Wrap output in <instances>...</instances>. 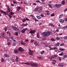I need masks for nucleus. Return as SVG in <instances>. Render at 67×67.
Returning a JSON list of instances; mask_svg holds the SVG:
<instances>
[{
	"label": "nucleus",
	"instance_id": "nucleus-1",
	"mask_svg": "<svg viewBox=\"0 0 67 67\" xmlns=\"http://www.w3.org/2000/svg\"><path fill=\"white\" fill-rule=\"evenodd\" d=\"M41 35L43 37H46V36H48L51 35V33L49 32L48 31L47 32H44Z\"/></svg>",
	"mask_w": 67,
	"mask_h": 67
},
{
	"label": "nucleus",
	"instance_id": "nucleus-2",
	"mask_svg": "<svg viewBox=\"0 0 67 67\" xmlns=\"http://www.w3.org/2000/svg\"><path fill=\"white\" fill-rule=\"evenodd\" d=\"M12 28L13 29V30H14L15 31H19V29H18L17 27H16L15 26H14L12 25Z\"/></svg>",
	"mask_w": 67,
	"mask_h": 67
},
{
	"label": "nucleus",
	"instance_id": "nucleus-3",
	"mask_svg": "<svg viewBox=\"0 0 67 67\" xmlns=\"http://www.w3.org/2000/svg\"><path fill=\"white\" fill-rule=\"evenodd\" d=\"M30 63L31 66H33V67H37L38 66V65H37V64L31 63Z\"/></svg>",
	"mask_w": 67,
	"mask_h": 67
},
{
	"label": "nucleus",
	"instance_id": "nucleus-4",
	"mask_svg": "<svg viewBox=\"0 0 67 67\" xmlns=\"http://www.w3.org/2000/svg\"><path fill=\"white\" fill-rule=\"evenodd\" d=\"M27 30H28L27 28H24L21 31V32L22 33H24L26 31H27Z\"/></svg>",
	"mask_w": 67,
	"mask_h": 67
},
{
	"label": "nucleus",
	"instance_id": "nucleus-5",
	"mask_svg": "<svg viewBox=\"0 0 67 67\" xmlns=\"http://www.w3.org/2000/svg\"><path fill=\"white\" fill-rule=\"evenodd\" d=\"M18 49L19 51L21 52H23L24 51V50L23 49H22V47H20Z\"/></svg>",
	"mask_w": 67,
	"mask_h": 67
},
{
	"label": "nucleus",
	"instance_id": "nucleus-6",
	"mask_svg": "<svg viewBox=\"0 0 67 67\" xmlns=\"http://www.w3.org/2000/svg\"><path fill=\"white\" fill-rule=\"evenodd\" d=\"M57 57V55H54L51 57L50 58L51 60H53V59H52V58H56Z\"/></svg>",
	"mask_w": 67,
	"mask_h": 67
},
{
	"label": "nucleus",
	"instance_id": "nucleus-7",
	"mask_svg": "<svg viewBox=\"0 0 67 67\" xmlns=\"http://www.w3.org/2000/svg\"><path fill=\"white\" fill-rule=\"evenodd\" d=\"M29 54L30 55H33V52L31 51V50L30 49H29Z\"/></svg>",
	"mask_w": 67,
	"mask_h": 67
},
{
	"label": "nucleus",
	"instance_id": "nucleus-8",
	"mask_svg": "<svg viewBox=\"0 0 67 67\" xmlns=\"http://www.w3.org/2000/svg\"><path fill=\"white\" fill-rule=\"evenodd\" d=\"M38 9H39L37 7L36 8H35V9H34L33 10V11H34V12H35V11H38V12H40L41 11L39 10H38Z\"/></svg>",
	"mask_w": 67,
	"mask_h": 67
},
{
	"label": "nucleus",
	"instance_id": "nucleus-9",
	"mask_svg": "<svg viewBox=\"0 0 67 67\" xmlns=\"http://www.w3.org/2000/svg\"><path fill=\"white\" fill-rule=\"evenodd\" d=\"M36 31L35 30H31V31L30 32H29L30 33V34H34L35 33V31Z\"/></svg>",
	"mask_w": 67,
	"mask_h": 67
},
{
	"label": "nucleus",
	"instance_id": "nucleus-10",
	"mask_svg": "<svg viewBox=\"0 0 67 67\" xmlns=\"http://www.w3.org/2000/svg\"><path fill=\"white\" fill-rule=\"evenodd\" d=\"M59 22L60 23H64V20L62 19H59Z\"/></svg>",
	"mask_w": 67,
	"mask_h": 67
},
{
	"label": "nucleus",
	"instance_id": "nucleus-11",
	"mask_svg": "<svg viewBox=\"0 0 67 67\" xmlns=\"http://www.w3.org/2000/svg\"><path fill=\"white\" fill-rule=\"evenodd\" d=\"M17 11H19L20 10V9H21V7L20 6H17Z\"/></svg>",
	"mask_w": 67,
	"mask_h": 67
},
{
	"label": "nucleus",
	"instance_id": "nucleus-12",
	"mask_svg": "<svg viewBox=\"0 0 67 67\" xmlns=\"http://www.w3.org/2000/svg\"><path fill=\"white\" fill-rule=\"evenodd\" d=\"M0 11L1 12V13H4V14L5 15H7V13L3 12V11L2 10H0Z\"/></svg>",
	"mask_w": 67,
	"mask_h": 67
},
{
	"label": "nucleus",
	"instance_id": "nucleus-13",
	"mask_svg": "<svg viewBox=\"0 0 67 67\" xmlns=\"http://www.w3.org/2000/svg\"><path fill=\"white\" fill-rule=\"evenodd\" d=\"M7 11L8 12H10V9L9 6L7 5Z\"/></svg>",
	"mask_w": 67,
	"mask_h": 67
},
{
	"label": "nucleus",
	"instance_id": "nucleus-14",
	"mask_svg": "<svg viewBox=\"0 0 67 67\" xmlns=\"http://www.w3.org/2000/svg\"><path fill=\"white\" fill-rule=\"evenodd\" d=\"M59 44H60L59 43V42H57V43H56L55 45V46H56V47H57V46L58 47V46H59Z\"/></svg>",
	"mask_w": 67,
	"mask_h": 67
},
{
	"label": "nucleus",
	"instance_id": "nucleus-15",
	"mask_svg": "<svg viewBox=\"0 0 67 67\" xmlns=\"http://www.w3.org/2000/svg\"><path fill=\"white\" fill-rule=\"evenodd\" d=\"M61 6H62V5L61 4H57V8H59Z\"/></svg>",
	"mask_w": 67,
	"mask_h": 67
},
{
	"label": "nucleus",
	"instance_id": "nucleus-16",
	"mask_svg": "<svg viewBox=\"0 0 67 67\" xmlns=\"http://www.w3.org/2000/svg\"><path fill=\"white\" fill-rule=\"evenodd\" d=\"M18 52L19 51H18V49H16L14 51V53H15V54H17V53H18Z\"/></svg>",
	"mask_w": 67,
	"mask_h": 67
},
{
	"label": "nucleus",
	"instance_id": "nucleus-17",
	"mask_svg": "<svg viewBox=\"0 0 67 67\" xmlns=\"http://www.w3.org/2000/svg\"><path fill=\"white\" fill-rule=\"evenodd\" d=\"M58 65L59 66H60L61 67H64V65H63V64H62L61 63H59L58 64Z\"/></svg>",
	"mask_w": 67,
	"mask_h": 67
},
{
	"label": "nucleus",
	"instance_id": "nucleus-18",
	"mask_svg": "<svg viewBox=\"0 0 67 67\" xmlns=\"http://www.w3.org/2000/svg\"><path fill=\"white\" fill-rule=\"evenodd\" d=\"M4 56L5 57H8V58H9V57H10L9 55H8L7 54H4Z\"/></svg>",
	"mask_w": 67,
	"mask_h": 67
},
{
	"label": "nucleus",
	"instance_id": "nucleus-19",
	"mask_svg": "<svg viewBox=\"0 0 67 67\" xmlns=\"http://www.w3.org/2000/svg\"><path fill=\"white\" fill-rule=\"evenodd\" d=\"M48 25L49 26H53V27H55V26L53 25V24L52 23H50L48 24Z\"/></svg>",
	"mask_w": 67,
	"mask_h": 67
},
{
	"label": "nucleus",
	"instance_id": "nucleus-20",
	"mask_svg": "<svg viewBox=\"0 0 67 67\" xmlns=\"http://www.w3.org/2000/svg\"><path fill=\"white\" fill-rule=\"evenodd\" d=\"M1 36H2V37H3V36H5V33L4 32H3L2 34H1Z\"/></svg>",
	"mask_w": 67,
	"mask_h": 67
},
{
	"label": "nucleus",
	"instance_id": "nucleus-21",
	"mask_svg": "<svg viewBox=\"0 0 67 67\" xmlns=\"http://www.w3.org/2000/svg\"><path fill=\"white\" fill-rule=\"evenodd\" d=\"M22 64H25V65H30V63H22Z\"/></svg>",
	"mask_w": 67,
	"mask_h": 67
},
{
	"label": "nucleus",
	"instance_id": "nucleus-22",
	"mask_svg": "<svg viewBox=\"0 0 67 67\" xmlns=\"http://www.w3.org/2000/svg\"><path fill=\"white\" fill-rule=\"evenodd\" d=\"M51 41H52V42H54V41H56V40L54 39L52 37L51 39Z\"/></svg>",
	"mask_w": 67,
	"mask_h": 67
},
{
	"label": "nucleus",
	"instance_id": "nucleus-23",
	"mask_svg": "<svg viewBox=\"0 0 67 67\" xmlns=\"http://www.w3.org/2000/svg\"><path fill=\"white\" fill-rule=\"evenodd\" d=\"M34 44L35 45H36L37 46H39V45L38 44V43L37 42H34Z\"/></svg>",
	"mask_w": 67,
	"mask_h": 67
},
{
	"label": "nucleus",
	"instance_id": "nucleus-24",
	"mask_svg": "<svg viewBox=\"0 0 67 67\" xmlns=\"http://www.w3.org/2000/svg\"><path fill=\"white\" fill-rule=\"evenodd\" d=\"M36 17L38 19H41V17L39 16H37Z\"/></svg>",
	"mask_w": 67,
	"mask_h": 67
},
{
	"label": "nucleus",
	"instance_id": "nucleus-25",
	"mask_svg": "<svg viewBox=\"0 0 67 67\" xmlns=\"http://www.w3.org/2000/svg\"><path fill=\"white\" fill-rule=\"evenodd\" d=\"M23 26H27V25H28V24L27 23H26V24L23 23L22 24Z\"/></svg>",
	"mask_w": 67,
	"mask_h": 67
},
{
	"label": "nucleus",
	"instance_id": "nucleus-26",
	"mask_svg": "<svg viewBox=\"0 0 67 67\" xmlns=\"http://www.w3.org/2000/svg\"><path fill=\"white\" fill-rule=\"evenodd\" d=\"M63 15H64V14H62L61 15H59V18L60 19V18H61L62 17Z\"/></svg>",
	"mask_w": 67,
	"mask_h": 67
},
{
	"label": "nucleus",
	"instance_id": "nucleus-27",
	"mask_svg": "<svg viewBox=\"0 0 67 67\" xmlns=\"http://www.w3.org/2000/svg\"><path fill=\"white\" fill-rule=\"evenodd\" d=\"M45 52V51H42L41 52V55H43L44 53Z\"/></svg>",
	"mask_w": 67,
	"mask_h": 67
},
{
	"label": "nucleus",
	"instance_id": "nucleus-28",
	"mask_svg": "<svg viewBox=\"0 0 67 67\" xmlns=\"http://www.w3.org/2000/svg\"><path fill=\"white\" fill-rule=\"evenodd\" d=\"M48 5L49 7V8H53V7H52V5L51 4H48Z\"/></svg>",
	"mask_w": 67,
	"mask_h": 67
},
{
	"label": "nucleus",
	"instance_id": "nucleus-29",
	"mask_svg": "<svg viewBox=\"0 0 67 67\" xmlns=\"http://www.w3.org/2000/svg\"><path fill=\"white\" fill-rule=\"evenodd\" d=\"M14 34V35H15L18 36V33L17 32H15Z\"/></svg>",
	"mask_w": 67,
	"mask_h": 67
},
{
	"label": "nucleus",
	"instance_id": "nucleus-30",
	"mask_svg": "<svg viewBox=\"0 0 67 67\" xmlns=\"http://www.w3.org/2000/svg\"><path fill=\"white\" fill-rule=\"evenodd\" d=\"M65 3V1H63L62 2V3L61 4H63H63H64Z\"/></svg>",
	"mask_w": 67,
	"mask_h": 67
},
{
	"label": "nucleus",
	"instance_id": "nucleus-31",
	"mask_svg": "<svg viewBox=\"0 0 67 67\" xmlns=\"http://www.w3.org/2000/svg\"><path fill=\"white\" fill-rule=\"evenodd\" d=\"M37 38H40V35H39V33H37Z\"/></svg>",
	"mask_w": 67,
	"mask_h": 67
},
{
	"label": "nucleus",
	"instance_id": "nucleus-32",
	"mask_svg": "<svg viewBox=\"0 0 67 67\" xmlns=\"http://www.w3.org/2000/svg\"><path fill=\"white\" fill-rule=\"evenodd\" d=\"M59 49L60 51H64L65 50V49L60 48Z\"/></svg>",
	"mask_w": 67,
	"mask_h": 67
},
{
	"label": "nucleus",
	"instance_id": "nucleus-33",
	"mask_svg": "<svg viewBox=\"0 0 67 67\" xmlns=\"http://www.w3.org/2000/svg\"><path fill=\"white\" fill-rule=\"evenodd\" d=\"M64 58L63 59H65V58H66L67 57V55H65L63 56Z\"/></svg>",
	"mask_w": 67,
	"mask_h": 67
},
{
	"label": "nucleus",
	"instance_id": "nucleus-34",
	"mask_svg": "<svg viewBox=\"0 0 67 67\" xmlns=\"http://www.w3.org/2000/svg\"><path fill=\"white\" fill-rule=\"evenodd\" d=\"M64 54V53L63 52H62L61 53L59 54V56H63V54Z\"/></svg>",
	"mask_w": 67,
	"mask_h": 67
},
{
	"label": "nucleus",
	"instance_id": "nucleus-35",
	"mask_svg": "<svg viewBox=\"0 0 67 67\" xmlns=\"http://www.w3.org/2000/svg\"><path fill=\"white\" fill-rule=\"evenodd\" d=\"M4 62V59H3V58H2L1 62Z\"/></svg>",
	"mask_w": 67,
	"mask_h": 67
},
{
	"label": "nucleus",
	"instance_id": "nucleus-36",
	"mask_svg": "<svg viewBox=\"0 0 67 67\" xmlns=\"http://www.w3.org/2000/svg\"><path fill=\"white\" fill-rule=\"evenodd\" d=\"M11 61L13 62H15V60H14V59L12 58L11 59Z\"/></svg>",
	"mask_w": 67,
	"mask_h": 67
},
{
	"label": "nucleus",
	"instance_id": "nucleus-37",
	"mask_svg": "<svg viewBox=\"0 0 67 67\" xmlns=\"http://www.w3.org/2000/svg\"><path fill=\"white\" fill-rule=\"evenodd\" d=\"M22 21L23 22H26V20L25 19H23L22 20Z\"/></svg>",
	"mask_w": 67,
	"mask_h": 67
},
{
	"label": "nucleus",
	"instance_id": "nucleus-38",
	"mask_svg": "<svg viewBox=\"0 0 67 67\" xmlns=\"http://www.w3.org/2000/svg\"><path fill=\"white\" fill-rule=\"evenodd\" d=\"M7 34H8V35H11V33H10V32H9L8 31L7 32Z\"/></svg>",
	"mask_w": 67,
	"mask_h": 67
},
{
	"label": "nucleus",
	"instance_id": "nucleus-39",
	"mask_svg": "<svg viewBox=\"0 0 67 67\" xmlns=\"http://www.w3.org/2000/svg\"><path fill=\"white\" fill-rule=\"evenodd\" d=\"M18 58L17 56H16V62H18Z\"/></svg>",
	"mask_w": 67,
	"mask_h": 67
},
{
	"label": "nucleus",
	"instance_id": "nucleus-40",
	"mask_svg": "<svg viewBox=\"0 0 67 67\" xmlns=\"http://www.w3.org/2000/svg\"><path fill=\"white\" fill-rule=\"evenodd\" d=\"M51 16H55V14L54 13H53L51 15Z\"/></svg>",
	"mask_w": 67,
	"mask_h": 67
},
{
	"label": "nucleus",
	"instance_id": "nucleus-41",
	"mask_svg": "<svg viewBox=\"0 0 67 67\" xmlns=\"http://www.w3.org/2000/svg\"><path fill=\"white\" fill-rule=\"evenodd\" d=\"M14 14V13H13V12H10V15H12Z\"/></svg>",
	"mask_w": 67,
	"mask_h": 67
},
{
	"label": "nucleus",
	"instance_id": "nucleus-42",
	"mask_svg": "<svg viewBox=\"0 0 67 67\" xmlns=\"http://www.w3.org/2000/svg\"><path fill=\"white\" fill-rule=\"evenodd\" d=\"M44 14H42L40 15V16H41V17H44Z\"/></svg>",
	"mask_w": 67,
	"mask_h": 67
},
{
	"label": "nucleus",
	"instance_id": "nucleus-43",
	"mask_svg": "<svg viewBox=\"0 0 67 67\" xmlns=\"http://www.w3.org/2000/svg\"><path fill=\"white\" fill-rule=\"evenodd\" d=\"M42 9L43 7H40L39 9V10H40V11H42Z\"/></svg>",
	"mask_w": 67,
	"mask_h": 67
},
{
	"label": "nucleus",
	"instance_id": "nucleus-44",
	"mask_svg": "<svg viewBox=\"0 0 67 67\" xmlns=\"http://www.w3.org/2000/svg\"><path fill=\"white\" fill-rule=\"evenodd\" d=\"M56 39L57 41H58V40H59V37H57Z\"/></svg>",
	"mask_w": 67,
	"mask_h": 67
},
{
	"label": "nucleus",
	"instance_id": "nucleus-45",
	"mask_svg": "<svg viewBox=\"0 0 67 67\" xmlns=\"http://www.w3.org/2000/svg\"><path fill=\"white\" fill-rule=\"evenodd\" d=\"M10 39H12V40H13V37H12L11 36V37H10Z\"/></svg>",
	"mask_w": 67,
	"mask_h": 67
},
{
	"label": "nucleus",
	"instance_id": "nucleus-46",
	"mask_svg": "<svg viewBox=\"0 0 67 67\" xmlns=\"http://www.w3.org/2000/svg\"><path fill=\"white\" fill-rule=\"evenodd\" d=\"M26 21H30V19H29L27 18V17L26 18Z\"/></svg>",
	"mask_w": 67,
	"mask_h": 67
},
{
	"label": "nucleus",
	"instance_id": "nucleus-47",
	"mask_svg": "<svg viewBox=\"0 0 67 67\" xmlns=\"http://www.w3.org/2000/svg\"><path fill=\"white\" fill-rule=\"evenodd\" d=\"M13 3H14L15 4H18V3H17L15 1H13Z\"/></svg>",
	"mask_w": 67,
	"mask_h": 67
},
{
	"label": "nucleus",
	"instance_id": "nucleus-48",
	"mask_svg": "<svg viewBox=\"0 0 67 67\" xmlns=\"http://www.w3.org/2000/svg\"><path fill=\"white\" fill-rule=\"evenodd\" d=\"M63 38H64V39H67V36H64L63 37Z\"/></svg>",
	"mask_w": 67,
	"mask_h": 67
},
{
	"label": "nucleus",
	"instance_id": "nucleus-49",
	"mask_svg": "<svg viewBox=\"0 0 67 67\" xmlns=\"http://www.w3.org/2000/svg\"><path fill=\"white\" fill-rule=\"evenodd\" d=\"M10 42H9L7 43V44L8 45V46H9V45H10Z\"/></svg>",
	"mask_w": 67,
	"mask_h": 67
},
{
	"label": "nucleus",
	"instance_id": "nucleus-50",
	"mask_svg": "<svg viewBox=\"0 0 67 67\" xmlns=\"http://www.w3.org/2000/svg\"><path fill=\"white\" fill-rule=\"evenodd\" d=\"M31 43H33V42H34V40L33 39H31Z\"/></svg>",
	"mask_w": 67,
	"mask_h": 67
},
{
	"label": "nucleus",
	"instance_id": "nucleus-51",
	"mask_svg": "<svg viewBox=\"0 0 67 67\" xmlns=\"http://www.w3.org/2000/svg\"><path fill=\"white\" fill-rule=\"evenodd\" d=\"M59 31V30L58 29H57L56 30H55V32H58Z\"/></svg>",
	"mask_w": 67,
	"mask_h": 67
},
{
	"label": "nucleus",
	"instance_id": "nucleus-52",
	"mask_svg": "<svg viewBox=\"0 0 67 67\" xmlns=\"http://www.w3.org/2000/svg\"><path fill=\"white\" fill-rule=\"evenodd\" d=\"M37 2H38L39 3H41V2L40 1L37 0L36 1Z\"/></svg>",
	"mask_w": 67,
	"mask_h": 67
},
{
	"label": "nucleus",
	"instance_id": "nucleus-53",
	"mask_svg": "<svg viewBox=\"0 0 67 67\" xmlns=\"http://www.w3.org/2000/svg\"><path fill=\"white\" fill-rule=\"evenodd\" d=\"M11 5L12 6L14 7V5L13 4H12V3H11Z\"/></svg>",
	"mask_w": 67,
	"mask_h": 67
},
{
	"label": "nucleus",
	"instance_id": "nucleus-54",
	"mask_svg": "<svg viewBox=\"0 0 67 67\" xmlns=\"http://www.w3.org/2000/svg\"><path fill=\"white\" fill-rule=\"evenodd\" d=\"M10 17V18L11 19V18H12V16H11L10 15H8Z\"/></svg>",
	"mask_w": 67,
	"mask_h": 67
},
{
	"label": "nucleus",
	"instance_id": "nucleus-55",
	"mask_svg": "<svg viewBox=\"0 0 67 67\" xmlns=\"http://www.w3.org/2000/svg\"><path fill=\"white\" fill-rule=\"evenodd\" d=\"M60 46H63V45H64V43L61 44H60Z\"/></svg>",
	"mask_w": 67,
	"mask_h": 67
},
{
	"label": "nucleus",
	"instance_id": "nucleus-56",
	"mask_svg": "<svg viewBox=\"0 0 67 67\" xmlns=\"http://www.w3.org/2000/svg\"><path fill=\"white\" fill-rule=\"evenodd\" d=\"M15 45H16V43H13V46H15Z\"/></svg>",
	"mask_w": 67,
	"mask_h": 67
},
{
	"label": "nucleus",
	"instance_id": "nucleus-57",
	"mask_svg": "<svg viewBox=\"0 0 67 67\" xmlns=\"http://www.w3.org/2000/svg\"><path fill=\"white\" fill-rule=\"evenodd\" d=\"M21 44L22 45H25V43H24L22 42H21Z\"/></svg>",
	"mask_w": 67,
	"mask_h": 67
},
{
	"label": "nucleus",
	"instance_id": "nucleus-58",
	"mask_svg": "<svg viewBox=\"0 0 67 67\" xmlns=\"http://www.w3.org/2000/svg\"><path fill=\"white\" fill-rule=\"evenodd\" d=\"M4 30H5V32H6V31H7V28H4Z\"/></svg>",
	"mask_w": 67,
	"mask_h": 67
},
{
	"label": "nucleus",
	"instance_id": "nucleus-59",
	"mask_svg": "<svg viewBox=\"0 0 67 67\" xmlns=\"http://www.w3.org/2000/svg\"><path fill=\"white\" fill-rule=\"evenodd\" d=\"M64 29H67V26H65L64 27Z\"/></svg>",
	"mask_w": 67,
	"mask_h": 67
},
{
	"label": "nucleus",
	"instance_id": "nucleus-60",
	"mask_svg": "<svg viewBox=\"0 0 67 67\" xmlns=\"http://www.w3.org/2000/svg\"><path fill=\"white\" fill-rule=\"evenodd\" d=\"M57 4H55L53 5V7H57Z\"/></svg>",
	"mask_w": 67,
	"mask_h": 67
},
{
	"label": "nucleus",
	"instance_id": "nucleus-61",
	"mask_svg": "<svg viewBox=\"0 0 67 67\" xmlns=\"http://www.w3.org/2000/svg\"><path fill=\"white\" fill-rule=\"evenodd\" d=\"M37 58H39V59H42V57H38Z\"/></svg>",
	"mask_w": 67,
	"mask_h": 67
},
{
	"label": "nucleus",
	"instance_id": "nucleus-62",
	"mask_svg": "<svg viewBox=\"0 0 67 67\" xmlns=\"http://www.w3.org/2000/svg\"><path fill=\"white\" fill-rule=\"evenodd\" d=\"M45 12L46 13H48V12H49L48 10V11L46 10L45 11Z\"/></svg>",
	"mask_w": 67,
	"mask_h": 67
},
{
	"label": "nucleus",
	"instance_id": "nucleus-63",
	"mask_svg": "<svg viewBox=\"0 0 67 67\" xmlns=\"http://www.w3.org/2000/svg\"><path fill=\"white\" fill-rule=\"evenodd\" d=\"M42 40H46V38H43L42 39Z\"/></svg>",
	"mask_w": 67,
	"mask_h": 67
},
{
	"label": "nucleus",
	"instance_id": "nucleus-64",
	"mask_svg": "<svg viewBox=\"0 0 67 67\" xmlns=\"http://www.w3.org/2000/svg\"><path fill=\"white\" fill-rule=\"evenodd\" d=\"M66 11H67V8L64 10V12H66Z\"/></svg>",
	"mask_w": 67,
	"mask_h": 67
}]
</instances>
